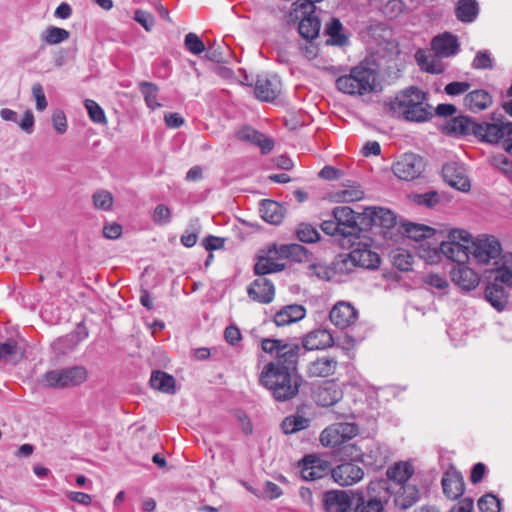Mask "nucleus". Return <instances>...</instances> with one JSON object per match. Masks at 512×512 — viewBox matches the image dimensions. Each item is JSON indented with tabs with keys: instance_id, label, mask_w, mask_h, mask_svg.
Wrapping results in <instances>:
<instances>
[{
	"instance_id": "obj_1",
	"label": "nucleus",
	"mask_w": 512,
	"mask_h": 512,
	"mask_svg": "<svg viewBox=\"0 0 512 512\" xmlns=\"http://www.w3.org/2000/svg\"><path fill=\"white\" fill-rule=\"evenodd\" d=\"M261 348L265 353L275 355L259 374V384L264 387L276 402H288L296 398L305 383L298 371V361L302 347L298 343L283 339L264 338Z\"/></svg>"
},
{
	"instance_id": "obj_2",
	"label": "nucleus",
	"mask_w": 512,
	"mask_h": 512,
	"mask_svg": "<svg viewBox=\"0 0 512 512\" xmlns=\"http://www.w3.org/2000/svg\"><path fill=\"white\" fill-rule=\"evenodd\" d=\"M389 109L394 116L410 122H424L433 115L426 93L415 86L400 91L390 101Z\"/></svg>"
},
{
	"instance_id": "obj_3",
	"label": "nucleus",
	"mask_w": 512,
	"mask_h": 512,
	"mask_svg": "<svg viewBox=\"0 0 512 512\" xmlns=\"http://www.w3.org/2000/svg\"><path fill=\"white\" fill-rule=\"evenodd\" d=\"M392 494L391 485L387 480H371L365 490H357L354 493V512H384Z\"/></svg>"
},
{
	"instance_id": "obj_4",
	"label": "nucleus",
	"mask_w": 512,
	"mask_h": 512,
	"mask_svg": "<svg viewBox=\"0 0 512 512\" xmlns=\"http://www.w3.org/2000/svg\"><path fill=\"white\" fill-rule=\"evenodd\" d=\"M377 72L374 69L359 65L351 69L350 74L336 79V87L345 94L363 95L375 90Z\"/></svg>"
},
{
	"instance_id": "obj_5",
	"label": "nucleus",
	"mask_w": 512,
	"mask_h": 512,
	"mask_svg": "<svg viewBox=\"0 0 512 512\" xmlns=\"http://www.w3.org/2000/svg\"><path fill=\"white\" fill-rule=\"evenodd\" d=\"M448 238V241L440 243V252L457 264H465L469 260L471 234L465 230L453 229L449 232Z\"/></svg>"
},
{
	"instance_id": "obj_6",
	"label": "nucleus",
	"mask_w": 512,
	"mask_h": 512,
	"mask_svg": "<svg viewBox=\"0 0 512 512\" xmlns=\"http://www.w3.org/2000/svg\"><path fill=\"white\" fill-rule=\"evenodd\" d=\"M359 433V427L355 423L339 422L326 427L320 433V443L327 448H330L335 454L338 449L343 446L347 441H351Z\"/></svg>"
},
{
	"instance_id": "obj_7",
	"label": "nucleus",
	"mask_w": 512,
	"mask_h": 512,
	"mask_svg": "<svg viewBox=\"0 0 512 512\" xmlns=\"http://www.w3.org/2000/svg\"><path fill=\"white\" fill-rule=\"evenodd\" d=\"M88 372L83 366L54 369L43 376L45 385L51 388H71L86 381Z\"/></svg>"
},
{
	"instance_id": "obj_8",
	"label": "nucleus",
	"mask_w": 512,
	"mask_h": 512,
	"mask_svg": "<svg viewBox=\"0 0 512 512\" xmlns=\"http://www.w3.org/2000/svg\"><path fill=\"white\" fill-rule=\"evenodd\" d=\"M469 244V256L480 264H487L502 253L501 243L494 236L480 235L475 240L471 239Z\"/></svg>"
},
{
	"instance_id": "obj_9",
	"label": "nucleus",
	"mask_w": 512,
	"mask_h": 512,
	"mask_svg": "<svg viewBox=\"0 0 512 512\" xmlns=\"http://www.w3.org/2000/svg\"><path fill=\"white\" fill-rule=\"evenodd\" d=\"M424 159L415 153L401 155L392 165L394 175L404 181H412L419 178L425 171Z\"/></svg>"
},
{
	"instance_id": "obj_10",
	"label": "nucleus",
	"mask_w": 512,
	"mask_h": 512,
	"mask_svg": "<svg viewBox=\"0 0 512 512\" xmlns=\"http://www.w3.org/2000/svg\"><path fill=\"white\" fill-rule=\"evenodd\" d=\"M481 129H477L476 137L488 143H498L503 140L506 149L507 143H512V122L479 123Z\"/></svg>"
},
{
	"instance_id": "obj_11",
	"label": "nucleus",
	"mask_w": 512,
	"mask_h": 512,
	"mask_svg": "<svg viewBox=\"0 0 512 512\" xmlns=\"http://www.w3.org/2000/svg\"><path fill=\"white\" fill-rule=\"evenodd\" d=\"M332 217L336 219L341 230L343 237H358L361 228L358 219L363 217V214L356 213L348 206H338L332 210Z\"/></svg>"
},
{
	"instance_id": "obj_12",
	"label": "nucleus",
	"mask_w": 512,
	"mask_h": 512,
	"mask_svg": "<svg viewBox=\"0 0 512 512\" xmlns=\"http://www.w3.org/2000/svg\"><path fill=\"white\" fill-rule=\"evenodd\" d=\"M300 473L304 480L314 481L331 474L330 463L316 455L305 456L299 464Z\"/></svg>"
},
{
	"instance_id": "obj_13",
	"label": "nucleus",
	"mask_w": 512,
	"mask_h": 512,
	"mask_svg": "<svg viewBox=\"0 0 512 512\" xmlns=\"http://www.w3.org/2000/svg\"><path fill=\"white\" fill-rule=\"evenodd\" d=\"M343 397V391L335 381H324L314 388L312 398L322 407H330L338 403Z\"/></svg>"
},
{
	"instance_id": "obj_14",
	"label": "nucleus",
	"mask_w": 512,
	"mask_h": 512,
	"mask_svg": "<svg viewBox=\"0 0 512 512\" xmlns=\"http://www.w3.org/2000/svg\"><path fill=\"white\" fill-rule=\"evenodd\" d=\"M331 477L340 486H351L364 477L363 469L353 462H343L331 470Z\"/></svg>"
},
{
	"instance_id": "obj_15",
	"label": "nucleus",
	"mask_w": 512,
	"mask_h": 512,
	"mask_svg": "<svg viewBox=\"0 0 512 512\" xmlns=\"http://www.w3.org/2000/svg\"><path fill=\"white\" fill-rule=\"evenodd\" d=\"M281 86L277 76L259 75L254 84V94L261 101L271 102L280 94Z\"/></svg>"
},
{
	"instance_id": "obj_16",
	"label": "nucleus",
	"mask_w": 512,
	"mask_h": 512,
	"mask_svg": "<svg viewBox=\"0 0 512 512\" xmlns=\"http://www.w3.org/2000/svg\"><path fill=\"white\" fill-rule=\"evenodd\" d=\"M442 175L445 182L462 192H468L471 184L463 166L456 162H449L443 165Z\"/></svg>"
},
{
	"instance_id": "obj_17",
	"label": "nucleus",
	"mask_w": 512,
	"mask_h": 512,
	"mask_svg": "<svg viewBox=\"0 0 512 512\" xmlns=\"http://www.w3.org/2000/svg\"><path fill=\"white\" fill-rule=\"evenodd\" d=\"M349 261L365 269H376L380 264V256L371 250L367 243H358L348 255Z\"/></svg>"
},
{
	"instance_id": "obj_18",
	"label": "nucleus",
	"mask_w": 512,
	"mask_h": 512,
	"mask_svg": "<svg viewBox=\"0 0 512 512\" xmlns=\"http://www.w3.org/2000/svg\"><path fill=\"white\" fill-rule=\"evenodd\" d=\"M322 503L325 512H349L352 508V499L345 490L326 491Z\"/></svg>"
},
{
	"instance_id": "obj_19",
	"label": "nucleus",
	"mask_w": 512,
	"mask_h": 512,
	"mask_svg": "<svg viewBox=\"0 0 512 512\" xmlns=\"http://www.w3.org/2000/svg\"><path fill=\"white\" fill-rule=\"evenodd\" d=\"M356 309L348 302H338L330 311V321L340 329H345L357 320Z\"/></svg>"
},
{
	"instance_id": "obj_20",
	"label": "nucleus",
	"mask_w": 512,
	"mask_h": 512,
	"mask_svg": "<svg viewBox=\"0 0 512 512\" xmlns=\"http://www.w3.org/2000/svg\"><path fill=\"white\" fill-rule=\"evenodd\" d=\"M369 226L391 228L396 223L394 213L382 207H368L363 212L362 223Z\"/></svg>"
},
{
	"instance_id": "obj_21",
	"label": "nucleus",
	"mask_w": 512,
	"mask_h": 512,
	"mask_svg": "<svg viewBox=\"0 0 512 512\" xmlns=\"http://www.w3.org/2000/svg\"><path fill=\"white\" fill-rule=\"evenodd\" d=\"M450 274L452 282L464 291L475 289L480 281L478 274L465 264H457Z\"/></svg>"
},
{
	"instance_id": "obj_22",
	"label": "nucleus",
	"mask_w": 512,
	"mask_h": 512,
	"mask_svg": "<svg viewBox=\"0 0 512 512\" xmlns=\"http://www.w3.org/2000/svg\"><path fill=\"white\" fill-rule=\"evenodd\" d=\"M248 296L259 303L268 304L273 301L275 288L273 283L264 277L254 280L247 288Z\"/></svg>"
},
{
	"instance_id": "obj_23",
	"label": "nucleus",
	"mask_w": 512,
	"mask_h": 512,
	"mask_svg": "<svg viewBox=\"0 0 512 512\" xmlns=\"http://www.w3.org/2000/svg\"><path fill=\"white\" fill-rule=\"evenodd\" d=\"M236 137L243 142L250 143L261 149L263 154L269 153L273 147L272 139L266 137L263 133L255 130L250 126H244L236 133Z\"/></svg>"
},
{
	"instance_id": "obj_24",
	"label": "nucleus",
	"mask_w": 512,
	"mask_h": 512,
	"mask_svg": "<svg viewBox=\"0 0 512 512\" xmlns=\"http://www.w3.org/2000/svg\"><path fill=\"white\" fill-rule=\"evenodd\" d=\"M431 47L437 57L444 58L457 54L459 43L456 36L446 32L434 37Z\"/></svg>"
},
{
	"instance_id": "obj_25",
	"label": "nucleus",
	"mask_w": 512,
	"mask_h": 512,
	"mask_svg": "<svg viewBox=\"0 0 512 512\" xmlns=\"http://www.w3.org/2000/svg\"><path fill=\"white\" fill-rule=\"evenodd\" d=\"M295 11L301 15L298 25V32L303 39H317L319 36L321 22L314 13H304L300 6Z\"/></svg>"
},
{
	"instance_id": "obj_26",
	"label": "nucleus",
	"mask_w": 512,
	"mask_h": 512,
	"mask_svg": "<svg viewBox=\"0 0 512 512\" xmlns=\"http://www.w3.org/2000/svg\"><path fill=\"white\" fill-rule=\"evenodd\" d=\"M334 338L331 332L324 328H318L309 332L303 339L305 350H320L332 347Z\"/></svg>"
},
{
	"instance_id": "obj_27",
	"label": "nucleus",
	"mask_w": 512,
	"mask_h": 512,
	"mask_svg": "<svg viewBox=\"0 0 512 512\" xmlns=\"http://www.w3.org/2000/svg\"><path fill=\"white\" fill-rule=\"evenodd\" d=\"M445 129L449 134L460 136L473 135L476 137L477 129H481V127L478 122H475L470 117L461 115L450 119Z\"/></svg>"
},
{
	"instance_id": "obj_28",
	"label": "nucleus",
	"mask_w": 512,
	"mask_h": 512,
	"mask_svg": "<svg viewBox=\"0 0 512 512\" xmlns=\"http://www.w3.org/2000/svg\"><path fill=\"white\" fill-rule=\"evenodd\" d=\"M443 493L451 500H455L463 495L465 483L463 476L458 471H448L441 480Z\"/></svg>"
},
{
	"instance_id": "obj_29",
	"label": "nucleus",
	"mask_w": 512,
	"mask_h": 512,
	"mask_svg": "<svg viewBox=\"0 0 512 512\" xmlns=\"http://www.w3.org/2000/svg\"><path fill=\"white\" fill-rule=\"evenodd\" d=\"M306 315V309L302 305L292 304L280 309L274 315V323L278 327L286 326L302 320Z\"/></svg>"
},
{
	"instance_id": "obj_30",
	"label": "nucleus",
	"mask_w": 512,
	"mask_h": 512,
	"mask_svg": "<svg viewBox=\"0 0 512 512\" xmlns=\"http://www.w3.org/2000/svg\"><path fill=\"white\" fill-rule=\"evenodd\" d=\"M492 102V96L484 89L473 90L464 97V106L473 113L487 109Z\"/></svg>"
},
{
	"instance_id": "obj_31",
	"label": "nucleus",
	"mask_w": 512,
	"mask_h": 512,
	"mask_svg": "<svg viewBox=\"0 0 512 512\" xmlns=\"http://www.w3.org/2000/svg\"><path fill=\"white\" fill-rule=\"evenodd\" d=\"M337 365L335 357H320L309 363L307 373L312 377H328L335 373Z\"/></svg>"
},
{
	"instance_id": "obj_32",
	"label": "nucleus",
	"mask_w": 512,
	"mask_h": 512,
	"mask_svg": "<svg viewBox=\"0 0 512 512\" xmlns=\"http://www.w3.org/2000/svg\"><path fill=\"white\" fill-rule=\"evenodd\" d=\"M419 500L420 491L416 485L412 484L399 487L394 498L395 505L402 510L412 507Z\"/></svg>"
},
{
	"instance_id": "obj_33",
	"label": "nucleus",
	"mask_w": 512,
	"mask_h": 512,
	"mask_svg": "<svg viewBox=\"0 0 512 512\" xmlns=\"http://www.w3.org/2000/svg\"><path fill=\"white\" fill-rule=\"evenodd\" d=\"M268 253H274L275 256L286 258L293 262H303L308 258L307 250L300 244L292 243L281 245L277 248L275 245L269 249Z\"/></svg>"
},
{
	"instance_id": "obj_34",
	"label": "nucleus",
	"mask_w": 512,
	"mask_h": 512,
	"mask_svg": "<svg viewBox=\"0 0 512 512\" xmlns=\"http://www.w3.org/2000/svg\"><path fill=\"white\" fill-rule=\"evenodd\" d=\"M485 299L498 311L504 310L508 303V295L504 286L496 280L486 287Z\"/></svg>"
},
{
	"instance_id": "obj_35",
	"label": "nucleus",
	"mask_w": 512,
	"mask_h": 512,
	"mask_svg": "<svg viewBox=\"0 0 512 512\" xmlns=\"http://www.w3.org/2000/svg\"><path fill=\"white\" fill-rule=\"evenodd\" d=\"M413 473L414 468L410 463L398 462L387 469V478L385 480H387L389 484L390 481H393L401 487L402 485H406V482L412 477Z\"/></svg>"
},
{
	"instance_id": "obj_36",
	"label": "nucleus",
	"mask_w": 512,
	"mask_h": 512,
	"mask_svg": "<svg viewBox=\"0 0 512 512\" xmlns=\"http://www.w3.org/2000/svg\"><path fill=\"white\" fill-rule=\"evenodd\" d=\"M325 33L328 36L327 45L345 46L348 44V37L343 32V25L337 18H331L325 26Z\"/></svg>"
},
{
	"instance_id": "obj_37",
	"label": "nucleus",
	"mask_w": 512,
	"mask_h": 512,
	"mask_svg": "<svg viewBox=\"0 0 512 512\" xmlns=\"http://www.w3.org/2000/svg\"><path fill=\"white\" fill-rule=\"evenodd\" d=\"M261 217L269 224L278 225L284 218V208L273 200H263L260 207Z\"/></svg>"
},
{
	"instance_id": "obj_38",
	"label": "nucleus",
	"mask_w": 512,
	"mask_h": 512,
	"mask_svg": "<svg viewBox=\"0 0 512 512\" xmlns=\"http://www.w3.org/2000/svg\"><path fill=\"white\" fill-rule=\"evenodd\" d=\"M150 385L153 389L163 393L174 394L176 392V381L174 377L161 370L152 372Z\"/></svg>"
},
{
	"instance_id": "obj_39",
	"label": "nucleus",
	"mask_w": 512,
	"mask_h": 512,
	"mask_svg": "<svg viewBox=\"0 0 512 512\" xmlns=\"http://www.w3.org/2000/svg\"><path fill=\"white\" fill-rule=\"evenodd\" d=\"M479 14V5L476 0H458L455 6V16L463 23L473 22Z\"/></svg>"
},
{
	"instance_id": "obj_40",
	"label": "nucleus",
	"mask_w": 512,
	"mask_h": 512,
	"mask_svg": "<svg viewBox=\"0 0 512 512\" xmlns=\"http://www.w3.org/2000/svg\"><path fill=\"white\" fill-rule=\"evenodd\" d=\"M23 356L24 352L15 340L0 343V364H16Z\"/></svg>"
},
{
	"instance_id": "obj_41",
	"label": "nucleus",
	"mask_w": 512,
	"mask_h": 512,
	"mask_svg": "<svg viewBox=\"0 0 512 512\" xmlns=\"http://www.w3.org/2000/svg\"><path fill=\"white\" fill-rule=\"evenodd\" d=\"M310 420L300 414L287 416L281 423V428L285 434H293L308 428Z\"/></svg>"
},
{
	"instance_id": "obj_42",
	"label": "nucleus",
	"mask_w": 512,
	"mask_h": 512,
	"mask_svg": "<svg viewBox=\"0 0 512 512\" xmlns=\"http://www.w3.org/2000/svg\"><path fill=\"white\" fill-rule=\"evenodd\" d=\"M405 235L415 241H421L434 235L435 230L427 225L406 223L403 225Z\"/></svg>"
},
{
	"instance_id": "obj_43",
	"label": "nucleus",
	"mask_w": 512,
	"mask_h": 512,
	"mask_svg": "<svg viewBox=\"0 0 512 512\" xmlns=\"http://www.w3.org/2000/svg\"><path fill=\"white\" fill-rule=\"evenodd\" d=\"M272 254V253H269ZM285 265L276 262L271 255L260 256L254 266L255 274L266 275L284 270Z\"/></svg>"
},
{
	"instance_id": "obj_44",
	"label": "nucleus",
	"mask_w": 512,
	"mask_h": 512,
	"mask_svg": "<svg viewBox=\"0 0 512 512\" xmlns=\"http://www.w3.org/2000/svg\"><path fill=\"white\" fill-rule=\"evenodd\" d=\"M69 37L70 33L68 30L56 26L47 27L40 35V39L48 45L59 44L66 41Z\"/></svg>"
},
{
	"instance_id": "obj_45",
	"label": "nucleus",
	"mask_w": 512,
	"mask_h": 512,
	"mask_svg": "<svg viewBox=\"0 0 512 512\" xmlns=\"http://www.w3.org/2000/svg\"><path fill=\"white\" fill-rule=\"evenodd\" d=\"M139 89L144 96L146 105L151 110H155L161 107V104L157 101L159 88L156 84L142 81L139 83Z\"/></svg>"
},
{
	"instance_id": "obj_46",
	"label": "nucleus",
	"mask_w": 512,
	"mask_h": 512,
	"mask_svg": "<svg viewBox=\"0 0 512 512\" xmlns=\"http://www.w3.org/2000/svg\"><path fill=\"white\" fill-rule=\"evenodd\" d=\"M299 58L295 42H287L279 46L277 50V61L283 64L296 63Z\"/></svg>"
},
{
	"instance_id": "obj_47",
	"label": "nucleus",
	"mask_w": 512,
	"mask_h": 512,
	"mask_svg": "<svg viewBox=\"0 0 512 512\" xmlns=\"http://www.w3.org/2000/svg\"><path fill=\"white\" fill-rule=\"evenodd\" d=\"M334 455L339 457L340 460H349L348 462L354 463L355 461L361 459L363 453L356 443L347 441V443L341 446Z\"/></svg>"
},
{
	"instance_id": "obj_48",
	"label": "nucleus",
	"mask_w": 512,
	"mask_h": 512,
	"mask_svg": "<svg viewBox=\"0 0 512 512\" xmlns=\"http://www.w3.org/2000/svg\"><path fill=\"white\" fill-rule=\"evenodd\" d=\"M316 39H303L295 42L297 47V52L299 53V57H303L307 60H313L317 57L319 52V47L315 42Z\"/></svg>"
},
{
	"instance_id": "obj_49",
	"label": "nucleus",
	"mask_w": 512,
	"mask_h": 512,
	"mask_svg": "<svg viewBox=\"0 0 512 512\" xmlns=\"http://www.w3.org/2000/svg\"><path fill=\"white\" fill-rule=\"evenodd\" d=\"M392 263L400 271L407 272L412 269L413 256L405 250H397L392 253Z\"/></svg>"
},
{
	"instance_id": "obj_50",
	"label": "nucleus",
	"mask_w": 512,
	"mask_h": 512,
	"mask_svg": "<svg viewBox=\"0 0 512 512\" xmlns=\"http://www.w3.org/2000/svg\"><path fill=\"white\" fill-rule=\"evenodd\" d=\"M93 205L96 209L109 211L112 209L114 198L107 190H98L92 196Z\"/></svg>"
},
{
	"instance_id": "obj_51",
	"label": "nucleus",
	"mask_w": 512,
	"mask_h": 512,
	"mask_svg": "<svg viewBox=\"0 0 512 512\" xmlns=\"http://www.w3.org/2000/svg\"><path fill=\"white\" fill-rule=\"evenodd\" d=\"M364 192L358 187H351L337 191L334 195L336 202L349 203L359 201L363 198Z\"/></svg>"
},
{
	"instance_id": "obj_52",
	"label": "nucleus",
	"mask_w": 512,
	"mask_h": 512,
	"mask_svg": "<svg viewBox=\"0 0 512 512\" xmlns=\"http://www.w3.org/2000/svg\"><path fill=\"white\" fill-rule=\"evenodd\" d=\"M229 54V47L225 44H213L208 47L205 57L215 63L226 62V56Z\"/></svg>"
},
{
	"instance_id": "obj_53",
	"label": "nucleus",
	"mask_w": 512,
	"mask_h": 512,
	"mask_svg": "<svg viewBox=\"0 0 512 512\" xmlns=\"http://www.w3.org/2000/svg\"><path fill=\"white\" fill-rule=\"evenodd\" d=\"M297 237L301 242L313 243L319 240L320 234L318 230L311 224L302 223L299 225L297 231Z\"/></svg>"
},
{
	"instance_id": "obj_54",
	"label": "nucleus",
	"mask_w": 512,
	"mask_h": 512,
	"mask_svg": "<svg viewBox=\"0 0 512 512\" xmlns=\"http://www.w3.org/2000/svg\"><path fill=\"white\" fill-rule=\"evenodd\" d=\"M85 108L87 109L89 118L97 124H106L107 119L104 113V110L100 107V105L94 100L87 99L85 100Z\"/></svg>"
},
{
	"instance_id": "obj_55",
	"label": "nucleus",
	"mask_w": 512,
	"mask_h": 512,
	"mask_svg": "<svg viewBox=\"0 0 512 512\" xmlns=\"http://www.w3.org/2000/svg\"><path fill=\"white\" fill-rule=\"evenodd\" d=\"M500 500L493 494H485L478 500V508L481 512H500Z\"/></svg>"
},
{
	"instance_id": "obj_56",
	"label": "nucleus",
	"mask_w": 512,
	"mask_h": 512,
	"mask_svg": "<svg viewBox=\"0 0 512 512\" xmlns=\"http://www.w3.org/2000/svg\"><path fill=\"white\" fill-rule=\"evenodd\" d=\"M184 46L186 50L194 55H199L205 51V44L200 37L195 33H188L184 39Z\"/></svg>"
},
{
	"instance_id": "obj_57",
	"label": "nucleus",
	"mask_w": 512,
	"mask_h": 512,
	"mask_svg": "<svg viewBox=\"0 0 512 512\" xmlns=\"http://www.w3.org/2000/svg\"><path fill=\"white\" fill-rule=\"evenodd\" d=\"M413 202L427 208H433L439 203V194L436 191H428L423 194H414L411 196Z\"/></svg>"
},
{
	"instance_id": "obj_58",
	"label": "nucleus",
	"mask_w": 512,
	"mask_h": 512,
	"mask_svg": "<svg viewBox=\"0 0 512 512\" xmlns=\"http://www.w3.org/2000/svg\"><path fill=\"white\" fill-rule=\"evenodd\" d=\"M152 219L158 225H166L171 221V211L166 205L159 204L153 211Z\"/></svg>"
},
{
	"instance_id": "obj_59",
	"label": "nucleus",
	"mask_w": 512,
	"mask_h": 512,
	"mask_svg": "<svg viewBox=\"0 0 512 512\" xmlns=\"http://www.w3.org/2000/svg\"><path fill=\"white\" fill-rule=\"evenodd\" d=\"M472 67L474 69H492L493 59L491 54L486 50L479 51L472 62Z\"/></svg>"
},
{
	"instance_id": "obj_60",
	"label": "nucleus",
	"mask_w": 512,
	"mask_h": 512,
	"mask_svg": "<svg viewBox=\"0 0 512 512\" xmlns=\"http://www.w3.org/2000/svg\"><path fill=\"white\" fill-rule=\"evenodd\" d=\"M423 282L437 290H445L449 286L447 279L440 274L430 273L424 276Z\"/></svg>"
},
{
	"instance_id": "obj_61",
	"label": "nucleus",
	"mask_w": 512,
	"mask_h": 512,
	"mask_svg": "<svg viewBox=\"0 0 512 512\" xmlns=\"http://www.w3.org/2000/svg\"><path fill=\"white\" fill-rule=\"evenodd\" d=\"M134 20L138 22L146 31H151L155 20L151 13L144 10H136L134 13Z\"/></svg>"
},
{
	"instance_id": "obj_62",
	"label": "nucleus",
	"mask_w": 512,
	"mask_h": 512,
	"mask_svg": "<svg viewBox=\"0 0 512 512\" xmlns=\"http://www.w3.org/2000/svg\"><path fill=\"white\" fill-rule=\"evenodd\" d=\"M32 95L36 102V109L38 111H44L47 108L48 102L40 83H34L32 86Z\"/></svg>"
},
{
	"instance_id": "obj_63",
	"label": "nucleus",
	"mask_w": 512,
	"mask_h": 512,
	"mask_svg": "<svg viewBox=\"0 0 512 512\" xmlns=\"http://www.w3.org/2000/svg\"><path fill=\"white\" fill-rule=\"evenodd\" d=\"M52 124L56 132L60 135L67 131V119L63 110L57 109L53 112Z\"/></svg>"
},
{
	"instance_id": "obj_64",
	"label": "nucleus",
	"mask_w": 512,
	"mask_h": 512,
	"mask_svg": "<svg viewBox=\"0 0 512 512\" xmlns=\"http://www.w3.org/2000/svg\"><path fill=\"white\" fill-rule=\"evenodd\" d=\"M471 87V84L468 82H460V81H454L451 83H448L444 91L449 96H458L465 92H467Z\"/></svg>"
}]
</instances>
